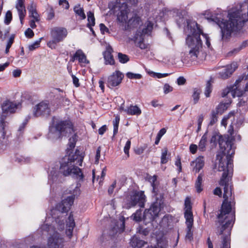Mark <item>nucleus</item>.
Wrapping results in <instances>:
<instances>
[{"label":"nucleus","instance_id":"nucleus-22","mask_svg":"<svg viewBox=\"0 0 248 248\" xmlns=\"http://www.w3.org/2000/svg\"><path fill=\"white\" fill-rule=\"evenodd\" d=\"M149 182L151 183V186L153 188L152 193L154 194V196L155 198V200L156 198H160V196H163L162 194H158V189L156 187L155 183L157 181V176L155 175L153 176H150L149 177Z\"/></svg>","mask_w":248,"mask_h":248},{"label":"nucleus","instance_id":"nucleus-32","mask_svg":"<svg viewBox=\"0 0 248 248\" xmlns=\"http://www.w3.org/2000/svg\"><path fill=\"white\" fill-rule=\"evenodd\" d=\"M203 176V174L202 173L199 174L195 184V188L198 193L201 192L203 190L202 186Z\"/></svg>","mask_w":248,"mask_h":248},{"label":"nucleus","instance_id":"nucleus-63","mask_svg":"<svg viewBox=\"0 0 248 248\" xmlns=\"http://www.w3.org/2000/svg\"><path fill=\"white\" fill-rule=\"evenodd\" d=\"M198 146L197 145L194 144H191L189 146V150L192 154H195L196 153Z\"/></svg>","mask_w":248,"mask_h":248},{"label":"nucleus","instance_id":"nucleus-62","mask_svg":"<svg viewBox=\"0 0 248 248\" xmlns=\"http://www.w3.org/2000/svg\"><path fill=\"white\" fill-rule=\"evenodd\" d=\"M177 84L178 85H183L186 83V79L183 77H179L177 79Z\"/></svg>","mask_w":248,"mask_h":248},{"label":"nucleus","instance_id":"nucleus-1","mask_svg":"<svg viewBox=\"0 0 248 248\" xmlns=\"http://www.w3.org/2000/svg\"><path fill=\"white\" fill-rule=\"evenodd\" d=\"M234 141V137L229 135L220 136L218 145L221 154L217 155V158L219 160L218 170L223 171L219 185L223 186L224 190V200L217 215L218 222L221 225L218 235L222 234L226 229L230 231L235 219V211H232L231 202H228L229 198L232 195L233 188L232 178L233 171L232 158L235 153Z\"/></svg>","mask_w":248,"mask_h":248},{"label":"nucleus","instance_id":"nucleus-26","mask_svg":"<svg viewBox=\"0 0 248 248\" xmlns=\"http://www.w3.org/2000/svg\"><path fill=\"white\" fill-rule=\"evenodd\" d=\"M153 23L150 21H147L145 23V28H144L141 31H137L136 32H140L139 35H142L144 37L145 34L150 35L153 29Z\"/></svg>","mask_w":248,"mask_h":248},{"label":"nucleus","instance_id":"nucleus-60","mask_svg":"<svg viewBox=\"0 0 248 248\" xmlns=\"http://www.w3.org/2000/svg\"><path fill=\"white\" fill-rule=\"evenodd\" d=\"M71 77L73 79V83L75 86L76 87H78L80 86L78 78L73 74H71Z\"/></svg>","mask_w":248,"mask_h":248},{"label":"nucleus","instance_id":"nucleus-7","mask_svg":"<svg viewBox=\"0 0 248 248\" xmlns=\"http://www.w3.org/2000/svg\"><path fill=\"white\" fill-rule=\"evenodd\" d=\"M129 200L125 203L126 209H130L138 205L140 208H144L146 202L144 191L133 190L130 193Z\"/></svg>","mask_w":248,"mask_h":248},{"label":"nucleus","instance_id":"nucleus-36","mask_svg":"<svg viewBox=\"0 0 248 248\" xmlns=\"http://www.w3.org/2000/svg\"><path fill=\"white\" fill-rule=\"evenodd\" d=\"M141 22V18L137 15H134L128 20V24L133 27H137Z\"/></svg>","mask_w":248,"mask_h":248},{"label":"nucleus","instance_id":"nucleus-39","mask_svg":"<svg viewBox=\"0 0 248 248\" xmlns=\"http://www.w3.org/2000/svg\"><path fill=\"white\" fill-rule=\"evenodd\" d=\"M213 81L212 79L208 80L206 84V87L204 90V94L206 97H209L210 94L212 92V84Z\"/></svg>","mask_w":248,"mask_h":248},{"label":"nucleus","instance_id":"nucleus-31","mask_svg":"<svg viewBox=\"0 0 248 248\" xmlns=\"http://www.w3.org/2000/svg\"><path fill=\"white\" fill-rule=\"evenodd\" d=\"M145 242L141 240L137 237H133L130 241L131 245L134 248H141L144 244Z\"/></svg>","mask_w":248,"mask_h":248},{"label":"nucleus","instance_id":"nucleus-3","mask_svg":"<svg viewBox=\"0 0 248 248\" xmlns=\"http://www.w3.org/2000/svg\"><path fill=\"white\" fill-rule=\"evenodd\" d=\"M54 119V117L53 118V125L50 130L53 129V132L56 133L59 138L66 137L68 134L74 131V123L69 118L64 120H57L56 121Z\"/></svg>","mask_w":248,"mask_h":248},{"label":"nucleus","instance_id":"nucleus-24","mask_svg":"<svg viewBox=\"0 0 248 248\" xmlns=\"http://www.w3.org/2000/svg\"><path fill=\"white\" fill-rule=\"evenodd\" d=\"M112 50L111 48L110 50H108L106 51L104 54V58L105 59V64L106 65H114L115 63V60L113 55L112 54Z\"/></svg>","mask_w":248,"mask_h":248},{"label":"nucleus","instance_id":"nucleus-37","mask_svg":"<svg viewBox=\"0 0 248 248\" xmlns=\"http://www.w3.org/2000/svg\"><path fill=\"white\" fill-rule=\"evenodd\" d=\"M201 93V90L199 88H194L193 89V93L192 95V97L193 100V104H196L200 98V94Z\"/></svg>","mask_w":248,"mask_h":248},{"label":"nucleus","instance_id":"nucleus-9","mask_svg":"<svg viewBox=\"0 0 248 248\" xmlns=\"http://www.w3.org/2000/svg\"><path fill=\"white\" fill-rule=\"evenodd\" d=\"M187 28L189 30L191 33V35L194 38H196L198 36L201 39L200 36L202 35L206 39V45L209 47L211 44L209 38L207 34L204 33L202 29L201 28L200 25L196 21H192L190 19L186 20Z\"/></svg>","mask_w":248,"mask_h":248},{"label":"nucleus","instance_id":"nucleus-23","mask_svg":"<svg viewBox=\"0 0 248 248\" xmlns=\"http://www.w3.org/2000/svg\"><path fill=\"white\" fill-rule=\"evenodd\" d=\"M29 13V16L35 19L36 21L40 20V16L36 10V4L32 1L28 7Z\"/></svg>","mask_w":248,"mask_h":248},{"label":"nucleus","instance_id":"nucleus-53","mask_svg":"<svg viewBox=\"0 0 248 248\" xmlns=\"http://www.w3.org/2000/svg\"><path fill=\"white\" fill-rule=\"evenodd\" d=\"M71 139H69V142L68 143L69 147L67 148V153L68 154L70 150H73V149L75 148L76 145V141L73 138L72 141H71Z\"/></svg>","mask_w":248,"mask_h":248},{"label":"nucleus","instance_id":"nucleus-59","mask_svg":"<svg viewBox=\"0 0 248 248\" xmlns=\"http://www.w3.org/2000/svg\"><path fill=\"white\" fill-rule=\"evenodd\" d=\"M203 121V116L202 115H201L199 116L198 119V128H197V132H199L201 129L202 127V124Z\"/></svg>","mask_w":248,"mask_h":248},{"label":"nucleus","instance_id":"nucleus-57","mask_svg":"<svg viewBox=\"0 0 248 248\" xmlns=\"http://www.w3.org/2000/svg\"><path fill=\"white\" fill-rule=\"evenodd\" d=\"M99 27L101 33L105 34V32H109V29L105 26L104 24H100Z\"/></svg>","mask_w":248,"mask_h":248},{"label":"nucleus","instance_id":"nucleus-61","mask_svg":"<svg viewBox=\"0 0 248 248\" xmlns=\"http://www.w3.org/2000/svg\"><path fill=\"white\" fill-rule=\"evenodd\" d=\"M164 92L165 93H168L172 91V87L169 84H165L163 87Z\"/></svg>","mask_w":248,"mask_h":248},{"label":"nucleus","instance_id":"nucleus-51","mask_svg":"<svg viewBox=\"0 0 248 248\" xmlns=\"http://www.w3.org/2000/svg\"><path fill=\"white\" fill-rule=\"evenodd\" d=\"M175 165L178 167V172L179 173L182 170V167L181 162V157L179 155L177 156L176 160L175 162Z\"/></svg>","mask_w":248,"mask_h":248},{"label":"nucleus","instance_id":"nucleus-4","mask_svg":"<svg viewBox=\"0 0 248 248\" xmlns=\"http://www.w3.org/2000/svg\"><path fill=\"white\" fill-rule=\"evenodd\" d=\"M186 44L190 48L187 54V58L191 61H197L200 53V50L202 47L201 39L198 36L194 38L191 35H188L186 38Z\"/></svg>","mask_w":248,"mask_h":248},{"label":"nucleus","instance_id":"nucleus-17","mask_svg":"<svg viewBox=\"0 0 248 248\" xmlns=\"http://www.w3.org/2000/svg\"><path fill=\"white\" fill-rule=\"evenodd\" d=\"M129 12V9L127 4L125 3H123L120 8V11L117 16L118 21L122 23L126 22L128 20V14Z\"/></svg>","mask_w":248,"mask_h":248},{"label":"nucleus","instance_id":"nucleus-12","mask_svg":"<svg viewBox=\"0 0 248 248\" xmlns=\"http://www.w3.org/2000/svg\"><path fill=\"white\" fill-rule=\"evenodd\" d=\"M62 238L59 233H54L50 236L47 241V245L49 248H59V243ZM31 248H40L37 246H32Z\"/></svg>","mask_w":248,"mask_h":248},{"label":"nucleus","instance_id":"nucleus-25","mask_svg":"<svg viewBox=\"0 0 248 248\" xmlns=\"http://www.w3.org/2000/svg\"><path fill=\"white\" fill-rule=\"evenodd\" d=\"M124 111L129 115H140L141 114V109L137 106L131 105L124 109Z\"/></svg>","mask_w":248,"mask_h":248},{"label":"nucleus","instance_id":"nucleus-19","mask_svg":"<svg viewBox=\"0 0 248 248\" xmlns=\"http://www.w3.org/2000/svg\"><path fill=\"white\" fill-rule=\"evenodd\" d=\"M140 32H136L133 38L135 45L141 49H145L149 46V45L144 43V37L142 35H139Z\"/></svg>","mask_w":248,"mask_h":248},{"label":"nucleus","instance_id":"nucleus-6","mask_svg":"<svg viewBox=\"0 0 248 248\" xmlns=\"http://www.w3.org/2000/svg\"><path fill=\"white\" fill-rule=\"evenodd\" d=\"M164 197L156 198L151 205L150 208L146 209L143 215L144 219L148 222H152L158 217L161 209L163 207Z\"/></svg>","mask_w":248,"mask_h":248},{"label":"nucleus","instance_id":"nucleus-49","mask_svg":"<svg viewBox=\"0 0 248 248\" xmlns=\"http://www.w3.org/2000/svg\"><path fill=\"white\" fill-rule=\"evenodd\" d=\"M126 77L130 79H140L142 76L140 74H134L131 72L126 73Z\"/></svg>","mask_w":248,"mask_h":248},{"label":"nucleus","instance_id":"nucleus-58","mask_svg":"<svg viewBox=\"0 0 248 248\" xmlns=\"http://www.w3.org/2000/svg\"><path fill=\"white\" fill-rule=\"evenodd\" d=\"M116 181H114L113 183L109 186L108 188V193L109 195H111L114 191V189L116 187Z\"/></svg>","mask_w":248,"mask_h":248},{"label":"nucleus","instance_id":"nucleus-46","mask_svg":"<svg viewBox=\"0 0 248 248\" xmlns=\"http://www.w3.org/2000/svg\"><path fill=\"white\" fill-rule=\"evenodd\" d=\"M147 147L148 146L147 144H144L142 146L137 147L134 150L135 154L138 155L142 154Z\"/></svg>","mask_w":248,"mask_h":248},{"label":"nucleus","instance_id":"nucleus-15","mask_svg":"<svg viewBox=\"0 0 248 248\" xmlns=\"http://www.w3.org/2000/svg\"><path fill=\"white\" fill-rule=\"evenodd\" d=\"M184 205V217L185 219H194L193 212L192 211V203L189 197H187L185 199Z\"/></svg>","mask_w":248,"mask_h":248},{"label":"nucleus","instance_id":"nucleus-45","mask_svg":"<svg viewBox=\"0 0 248 248\" xmlns=\"http://www.w3.org/2000/svg\"><path fill=\"white\" fill-rule=\"evenodd\" d=\"M13 18L12 13V12L10 10L7 11L4 19V23L6 25H9Z\"/></svg>","mask_w":248,"mask_h":248},{"label":"nucleus","instance_id":"nucleus-42","mask_svg":"<svg viewBox=\"0 0 248 248\" xmlns=\"http://www.w3.org/2000/svg\"><path fill=\"white\" fill-rule=\"evenodd\" d=\"M120 118L119 116H116L113 121V136H115L118 132L119 124Z\"/></svg>","mask_w":248,"mask_h":248},{"label":"nucleus","instance_id":"nucleus-54","mask_svg":"<svg viewBox=\"0 0 248 248\" xmlns=\"http://www.w3.org/2000/svg\"><path fill=\"white\" fill-rule=\"evenodd\" d=\"M55 16L54 11L52 8H51L47 14L46 19L47 20H52Z\"/></svg>","mask_w":248,"mask_h":248},{"label":"nucleus","instance_id":"nucleus-43","mask_svg":"<svg viewBox=\"0 0 248 248\" xmlns=\"http://www.w3.org/2000/svg\"><path fill=\"white\" fill-rule=\"evenodd\" d=\"M118 58L120 62L122 63H125L129 61V57L127 55L121 52L118 53Z\"/></svg>","mask_w":248,"mask_h":248},{"label":"nucleus","instance_id":"nucleus-11","mask_svg":"<svg viewBox=\"0 0 248 248\" xmlns=\"http://www.w3.org/2000/svg\"><path fill=\"white\" fill-rule=\"evenodd\" d=\"M124 75L119 70H116L108 77L107 84L108 88H112L121 84Z\"/></svg>","mask_w":248,"mask_h":248},{"label":"nucleus","instance_id":"nucleus-21","mask_svg":"<svg viewBox=\"0 0 248 248\" xmlns=\"http://www.w3.org/2000/svg\"><path fill=\"white\" fill-rule=\"evenodd\" d=\"M17 107L16 104L9 100L5 101L2 106V110L4 112L10 113L15 112Z\"/></svg>","mask_w":248,"mask_h":248},{"label":"nucleus","instance_id":"nucleus-13","mask_svg":"<svg viewBox=\"0 0 248 248\" xmlns=\"http://www.w3.org/2000/svg\"><path fill=\"white\" fill-rule=\"evenodd\" d=\"M237 68V63L233 62L230 65H228L222 72H219L220 77L223 79L230 77Z\"/></svg>","mask_w":248,"mask_h":248},{"label":"nucleus","instance_id":"nucleus-5","mask_svg":"<svg viewBox=\"0 0 248 248\" xmlns=\"http://www.w3.org/2000/svg\"><path fill=\"white\" fill-rule=\"evenodd\" d=\"M80 183H77V186L71 193L72 195L58 203L55 207V209L62 213H67L73 204L75 198L80 194Z\"/></svg>","mask_w":248,"mask_h":248},{"label":"nucleus","instance_id":"nucleus-50","mask_svg":"<svg viewBox=\"0 0 248 248\" xmlns=\"http://www.w3.org/2000/svg\"><path fill=\"white\" fill-rule=\"evenodd\" d=\"M130 146H131V141H130V140H129L126 141V142L125 144V146L124 147V153H125V155H127V157H129V150L130 148Z\"/></svg>","mask_w":248,"mask_h":248},{"label":"nucleus","instance_id":"nucleus-38","mask_svg":"<svg viewBox=\"0 0 248 248\" xmlns=\"http://www.w3.org/2000/svg\"><path fill=\"white\" fill-rule=\"evenodd\" d=\"M88 16V23L87 24V27L90 28L91 26H93L95 25V18L94 16V13L91 11H89L87 13Z\"/></svg>","mask_w":248,"mask_h":248},{"label":"nucleus","instance_id":"nucleus-29","mask_svg":"<svg viewBox=\"0 0 248 248\" xmlns=\"http://www.w3.org/2000/svg\"><path fill=\"white\" fill-rule=\"evenodd\" d=\"M246 92L245 90H242L240 87H231V93L232 96L234 98L235 97H240L244 95Z\"/></svg>","mask_w":248,"mask_h":248},{"label":"nucleus","instance_id":"nucleus-56","mask_svg":"<svg viewBox=\"0 0 248 248\" xmlns=\"http://www.w3.org/2000/svg\"><path fill=\"white\" fill-rule=\"evenodd\" d=\"M141 212L140 210H138L134 214V219L136 221H140L141 219Z\"/></svg>","mask_w":248,"mask_h":248},{"label":"nucleus","instance_id":"nucleus-2","mask_svg":"<svg viewBox=\"0 0 248 248\" xmlns=\"http://www.w3.org/2000/svg\"><path fill=\"white\" fill-rule=\"evenodd\" d=\"M84 157L83 153L77 149L73 154L65 155L60 161V172L64 176L72 175L79 181H83L84 174L81 169L77 165L82 166Z\"/></svg>","mask_w":248,"mask_h":248},{"label":"nucleus","instance_id":"nucleus-20","mask_svg":"<svg viewBox=\"0 0 248 248\" xmlns=\"http://www.w3.org/2000/svg\"><path fill=\"white\" fill-rule=\"evenodd\" d=\"M186 239L191 241L193 239V231L192 228L194 224V219H186Z\"/></svg>","mask_w":248,"mask_h":248},{"label":"nucleus","instance_id":"nucleus-27","mask_svg":"<svg viewBox=\"0 0 248 248\" xmlns=\"http://www.w3.org/2000/svg\"><path fill=\"white\" fill-rule=\"evenodd\" d=\"M231 103V102L226 103L220 102L216 107L215 109H213V110L217 112L218 115H222L224 112L227 109Z\"/></svg>","mask_w":248,"mask_h":248},{"label":"nucleus","instance_id":"nucleus-8","mask_svg":"<svg viewBox=\"0 0 248 248\" xmlns=\"http://www.w3.org/2000/svg\"><path fill=\"white\" fill-rule=\"evenodd\" d=\"M50 34L52 40L47 43V46L51 49H55L57 44L62 42L67 37L68 31L65 28L56 27L51 29Z\"/></svg>","mask_w":248,"mask_h":248},{"label":"nucleus","instance_id":"nucleus-16","mask_svg":"<svg viewBox=\"0 0 248 248\" xmlns=\"http://www.w3.org/2000/svg\"><path fill=\"white\" fill-rule=\"evenodd\" d=\"M78 60L80 63H89V61L87 59L86 55L81 49L77 50L73 56L70 59L71 62H74Z\"/></svg>","mask_w":248,"mask_h":248},{"label":"nucleus","instance_id":"nucleus-33","mask_svg":"<svg viewBox=\"0 0 248 248\" xmlns=\"http://www.w3.org/2000/svg\"><path fill=\"white\" fill-rule=\"evenodd\" d=\"M74 12L80 17V19L83 20L86 18L83 8L80 7V5H76L74 8Z\"/></svg>","mask_w":248,"mask_h":248},{"label":"nucleus","instance_id":"nucleus-28","mask_svg":"<svg viewBox=\"0 0 248 248\" xmlns=\"http://www.w3.org/2000/svg\"><path fill=\"white\" fill-rule=\"evenodd\" d=\"M239 100L237 106L239 107H242V110L247 112L248 110V97L246 95L243 96Z\"/></svg>","mask_w":248,"mask_h":248},{"label":"nucleus","instance_id":"nucleus-64","mask_svg":"<svg viewBox=\"0 0 248 248\" xmlns=\"http://www.w3.org/2000/svg\"><path fill=\"white\" fill-rule=\"evenodd\" d=\"M22 73L21 70L19 69H17L16 70H14L13 71V76L14 78H18L21 76V74Z\"/></svg>","mask_w":248,"mask_h":248},{"label":"nucleus","instance_id":"nucleus-55","mask_svg":"<svg viewBox=\"0 0 248 248\" xmlns=\"http://www.w3.org/2000/svg\"><path fill=\"white\" fill-rule=\"evenodd\" d=\"M25 35L27 38H31L34 36V33L31 29L28 28L25 31Z\"/></svg>","mask_w":248,"mask_h":248},{"label":"nucleus","instance_id":"nucleus-44","mask_svg":"<svg viewBox=\"0 0 248 248\" xmlns=\"http://www.w3.org/2000/svg\"><path fill=\"white\" fill-rule=\"evenodd\" d=\"M168 154V149L164 148L162 151L161 156V163L162 164H166L168 161V158L167 157Z\"/></svg>","mask_w":248,"mask_h":248},{"label":"nucleus","instance_id":"nucleus-35","mask_svg":"<svg viewBox=\"0 0 248 248\" xmlns=\"http://www.w3.org/2000/svg\"><path fill=\"white\" fill-rule=\"evenodd\" d=\"M17 10L18 16L19 17L20 21L21 24H23V20L26 15V10L25 7H16Z\"/></svg>","mask_w":248,"mask_h":248},{"label":"nucleus","instance_id":"nucleus-40","mask_svg":"<svg viewBox=\"0 0 248 248\" xmlns=\"http://www.w3.org/2000/svg\"><path fill=\"white\" fill-rule=\"evenodd\" d=\"M230 237L229 235H225L222 237L221 248H231Z\"/></svg>","mask_w":248,"mask_h":248},{"label":"nucleus","instance_id":"nucleus-10","mask_svg":"<svg viewBox=\"0 0 248 248\" xmlns=\"http://www.w3.org/2000/svg\"><path fill=\"white\" fill-rule=\"evenodd\" d=\"M50 108L48 103L42 101L36 105L33 110V115L35 117H48L50 114Z\"/></svg>","mask_w":248,"mask_h":248},{"label":"nucleus","instance_id":"nucleus-30","mask_svg":"<svg viewBox=\"0 0 248 248\" xmlns=\"http://www.w3.org/2000/svg\"><path fill=\"white\" fill-rule=\"evenodd\" d=\"M207 133L208 131H206L202 137L199 143L198 148L199 150L202 152H203L206 150V145L207 141Z\"/></svg>","mask_w":248,"mask_h":248},{"label":"nucleus","instance_id":"nucleus-34","mask_svg":"<svg viewBox=\"0 0 248 248\" xmlns=\"http://www.w3.org/2000/svg\"><path fill=\"white\" fill-rule=\"evenodd\" d=\"M219 133L215 132L213 133L212 135L210 140V143L213 144L215 146L217 145V143L219 144L220 137L222 136Z\"/></svg>","mask_w":248,"mask_h":248},{"label":"nucleus","instance_id":"nucleus-52","mask_svg":"<svg viewBox=\"0 0 248 248\" xmlns=\"http://www.w3.org/2000/svg\"><path fill=\"white\" fill-rule=\"evenodd\" d=\"M41 39L42 38H40L39 40L35 41L34 43L30 45L29 47V50L32 51L39 47Z\"/></svg>","mask_w":248,"mask_h":248},{"label":"nucleus","instance_id":"nucleus-48","mask_svg":"<svg viewBox=\"0 0 248 248\" xmlns=\"http://www.w3.org/2000/svg\"><path fill=\"white\" fill-rule=\"evenodd\" d=\"M148 73L150 75L154 77H155L158 78L166 77L170 75L168 73L161 74L159 73H155L154 72H148Z\"/></svg>","mask_w":248,"mask_h":248},{"label":"nucleus","instance_id":"nucleus-41","mask_svg":"<svg viewBox=\"0 0 248 248\" xmlns=\"http://www.w3.org/2000/svg\"><path fill=\"white\" fill-rule=\"evenodd\" d=\"M218 115V114H217V112H214V111L213 110H212L210 116V122L209 123V125L212 126L217 122Z\"/></svg>","mask_w":248,"mask_h":248},{"label":"nucleus","instance_id":"nucleus-14","mask_svg":"<svg viewBox=\"0 0 248 248\" xmlns=\"http://www.w3.org/2000/svg\"><path fill=\"white\" fill-rule=\"evenodd\" d=\"M75 226L76 224L73 212H71L67 219L66 220V233L70 238L73 235V232Z\"/></svg>","mask_w":248,"mask_h":248},{"label":"nucleus","instance_id":"nucleus-18","mask_svg":"<svg viewBox=\"0 0 248 248\" xmlns=\"http://www.w3.org/2000/svg\"><path fill=\"white\" fill-rule=\"evenodd\" d=\"M190 165L193 166V171L195 173L199 172L204 166V160L203 156H199L196 159L190 163Z\"/></svg>","mask_w":248,"mask_h":248},{"label":"nucleus","instance_id":"nucleus-47","mask_svg":"<svg viewBox=\"0 0 248 248\" xmlns=\"http://www.w3.org/2000/svg\"><path fill=\"white\" fill-rule=\"evenodd\" d=\"M5 122L4 120L0 121V130L2 132V138L3 139H5L6 136V131L5 130Z\"/></svg>","mask_w":248,"mask_h":248}]
</instances>
